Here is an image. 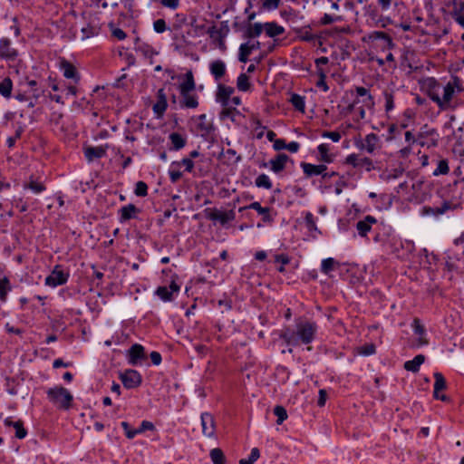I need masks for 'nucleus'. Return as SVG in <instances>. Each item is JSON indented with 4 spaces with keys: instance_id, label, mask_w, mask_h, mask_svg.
Here are the masks:
<instances>
[{
    "instance_id": "obj_42",
    "label": "nucleus",
    "mask_w": 464,
    "mask_h": 464,
    "mask_svg": "<svg viewBox=\"0 0 464 464\" xmlns=\"http://www.w3.org/2000/svg\"><path fill=\"white\" fill-rule=\"evenodd\" d=\"M155 294L164 302L171 301L173 297L168 286H159Z\"/></svg>"
},
{
    "instance_id": "obj_5",
    "label": "nucleus",
    "mask_w": 464,
    "mask_h": 464,
    "mask_svg": "<svg viewBox=\"0 0 464 464\" xmlns=\"http://www.w3.org/2000/svg\"><path fill=\"white\" fill-rule=\"evenodd\" d=\"M69 278V274L63 272L60 266H55L52 273L45 278V285L56 287L58 285H62L67 283Z\"/></svg>"
},
{
    "instance_id": "obj_17",
    "label": "nucleus",
    "mask_w": 464,
    "mask_h": 464,
    "mask_svg": "<svg viewBox=\"0 0 464 464\" xmlns=\"http://www.w3.org/2000/svg\"><path fill=\"white\" fill-rule=\"evenodd\" d=\"M376 223L377 219L371 215H367L363 219L359 220L356 224V229L359 236L365 237L367 234L372 230V225H375Z\"/></svg>"
},
{
    "instance_id": "obj_57",
    "label": "nucleus",
    "mask_w": 464,
    "mask_h": 464,
    "mask_svg": "<svg viewBox=\"0 0 464 464\" xmlns=\"http://www.w3.org/2000/svg\"><path fill=\"white\" fill-rule=\"evenodd\" d=\"M153 29L158 34H162L167 30V24L164 19H157L153 23Z\"/></svg>"
},
{
    "instance_id": "obj_61",
    "label": "nucleus",
    "mask_w": 464,
    "mask_h": 464,
    "mask_svg": "<svg viewBox=\"0 0 464 464\" xmlns=\"http://www.w3.org/2000/svg\"><path fill=\"white\" fill-rule=\"evenodd\" d=\"M281 0H264L263 2V8L268 11L276 10L279 5Z\"/></svg>"
},
{
    "instance_id": "obj_31",
    "label": "nucleus",
    "mask_w": 464,
    "mask_h": 464,
    "mask_svg": "<svg viewBox=\"0 0 464 464\" xmlns=\"http://www.w3.org/2000/svg\"><path fill=\"white\" fill-rule=\"evenodd\" d=\"M169 138L171 141V147L169 148L171 150H179L186 145V140L178 132L170 133Z\"/></svg>"
},
{
    "instance_id": "obj_33",
    "label": "nucleus",
    "mask_w": 464,
    "mask_h": 464,
    "mask_svg": "<svg viewBox=\"0 0 464 464\" xmlns=\"http://www.w3.org/2000/svg\"><path fill=\"white\" fill-rule=\"evenodd\" d=\"M369 38L372 41L374 40H382L384 42V44L388 47H392L393 45L392 37L382 31H374L369 34Z\"/></svg>"
},
{
    "instance_id": "obj_28",
    "label": "nucleus",
    "mask_w": 464,
    "mask_h": 464,
    "mask_svg": "<svg viewBox=\"0 0 464 464\" xmlns=\"http://www.w3.org/2000/svg\"><path fill=\"white\" fill-rule=\"evenodd\" d=\"M197 128L202 136L208 135L213 130L212 123L207 120L206 114H201L198 118Z\"/></svg>"
},
{
    "instance_id": "obj_10",
    "label": "nucleus",
    "mask_w": 464,
    "mask_h": 464,
    "mask_svg": "<svg viewBox=\"0 0 464 464\" xmlns=\"http://www.w3.org/2000/svg\"><path fill=\"white\" fill-rule=\"evenodd\" d=\"M434 390H433V397L436 400H440L442 401H449L450 398L444 394H440V391H443L447 388V383L444 376L440 372H435L434 374Z\"/></svg>"
},
{
    "instance_id": "obj_7",
    "label": "nucleus",
    "mask_w": 464,
    "mask_h": 464,
    "mask_svg": "<svg viewBox=\"0 0 464 464\" xmlns=\"http://www.w3.org/2000/svg\"><path fill=\"white\" fill-rule=\"evenodd\" d=\"M208 218L213 221H218L222 226L233 221L236 218V213L233 209L228 211H220L217 208L209 210Z\"/></svg>"
},
{
    "instance_id": "obj_4",
    "label": "nucleus",
    "mask_w": 464,
    "mask_h": 464,
    "mask_svg": "<svg viewBox=\"0 0 464 464\" xmlns=\"http://www.w3.org/2000/svg\"><path fill=\"white\" fill-rule=\"evenodd\" d=\"M120 380L126 389H134L141 384L142 377L140 373L133 369H127L120 372Z\"/></svg>"
},
{
    "instance_id": "obj_39",
    "label": "nucleus",
    "mask_w": 464,
    "mask_h": 464,
    "mask_svg": "<svg viewBox=\"0 0 464 464\" xmlns=\"http://www.w3.org/2000/svg\"><path fill=\"white\" fill-rule=\"evenodd\" d=\"M255 184L257 188H264L266 189L272 188V181L266 174H260L255 180Z\"/></svg>"
},
{
    "instance_id": "obj_21",
    "label": "nucleus",
    "mask_w": 464,
    "mask_h": 464,
    "mask_svg": "<svg viewBox=\"0 0 464 464\" xmlns=\"http://www.w3.org/2000/svg\"><path fill=\"white\" fill-rule=\"evenodd\" d=\"M108 146L87 147L84 149V156L89 162L96 159L103 158L106 155Z\"/></svg>"
},
{
    "instance_id": "obj_18",
    "label": "nucleus",
    "mask_w": 464,
    "mask_h": 464,
    "mask_svg": "<svg viewBox=\"0 0 464 464\" xmlns=\"http://www.w3.org/2000/svg\"><path fill=\"white\" fill-rule=\"evenodd\" d=\"M235 92L231 86L218 84L217 92V101L222 104L223 107L230 105V97Z\"/></svg>"
},
{
    "instance_id": "obj_50",
    "label": "nucleus",
    "mask_w": 464,
    "mask_h": 464,
    "mask_svg": "<svg viewBox=\"0 0 464 464\" xmlns=\"http://www.w3.org/2000/svg\"><path fill=\"white\" fill-rule=\"evenodd\" d=\"M189 24L194 29V32L196 33V34H201L204 32L207 33L208 29H206L205 24L204 23L203 24H198V19L195 16H193L191 18V21H190Z\"/></svg>"
},
{
    "instance_id": "obj_6",
    "label": "nucleus",
    "mask_w": 464,
    "mask_h": 464,
    "mask_svg": "<svg viewBox=\"0 0 464 464\" xmlns=\"http://www.w3.org/2000/svg\"><path fill=\"white\" fill-rule=\"evenodd\" d=\"M128 363L135 366L146 359L145 349L140 343H134L127 352Z\"/></svg>"
},
{
    "instance_id": "obj_54",
    "label": "nucleus",
    "mask_w": 464,
    "mask_h": 464,
    "mask_svg": "<svg viewBox=\"0 0 464 464\" xmlns=\"http://www.w3.org/2000/svg\"><path fill=\"white\" fill-rule=\"evenodd\" d=\"M298 36L302 41L308 42V43L314 42L318 38L317 35L312 34L309 30H306V29L301 30L299 32Z\"/></svg>"
},
{
    "instance_id": "obj_41",
    "label": "nucleus",
    "mask_w": 464,
    "mask_h": 464,
    "mask_svg": "<svg viewBox=\"0 0 464 464\" xmlns=\"http://www.w3.org/2000/svg\"><path fill=\"white\" fill-rule=\"evenodd\" d=\"M237 87L241 92H246L250 89L249 78L246 73H240L237 80Z\"/></svg>"
},
{
    "instance_id": "obj_26",
    "label": "nucleus",
    "mask_w": 464,
    "mask_h": 464,
    "mask_svg": "<svg viewBox=\"0 0 464 464\" xmlns=\"http://www.w3.org/2000/svg\"><path fill=\"white\" fill-rule=\"evenodd\" d=\"M266 34L268 37L275 38L276 36H279L285 33V28L282 25H279L276 22H266L263 24Z\"/></svg>"
},
{
    "instance_id": "obj_24",
    "label": "nucleus",
    "mask_w": 464,
    "mask_h": 464,
    "mask_svg": "<svg viewBox=\"0 0 464 464\" xmlns=\"http://www.w3.org/2000/svg\"><path fill=\"white\" fill-rule=\"evenodd\" d=\"M378 141L379 137L375 133H369L365 136L363 141H362L360 149L372 154L377 148Z\"/></svg>"
},
{
    "instance_id": "obj_48",
    "label": "nucleus",
    "mask_w": 464,
    "mask_h": 464,
    "mask_svg": "<svg viewBox=\"0 0 464 464\" xmlns=\"http://www.w3.org/2000/svg\"><path fill=\"white\" fill-rule=\"evenodd\" d=\"M14 428L15 429V437L19 440H22L26 437L27 430L24 427V423L22 420H17L14 423Z\"/></svg>"
},
{
    "instance_id": "obj_16",
    "label": "nucleus",
    "mask_w": 464,
    "mask_h": 464,
    "mask_svg": "<svg viewBox=\"0 0 464 464\" xmlns=\"http://www.w3.org/2000/svg\"><path fill=\"white\" fill-rule=\"evenodd\" d=\"M168 108L167 96L164 89H160L157 92V102L153 105L152 110L158 118H160L165 113Z\"/></svg>"
},
{
    "instance_id": "obj_34",
    "label": "nucleus",
    "mask_w": 464,
    "mask_h": 464,
    "mask_svg": "<svg viewBox=\"0 0 464 464\" xmlns=\"http://www.w3.org/2000/svg\"><path fill=\"white\" fill-rule=\"evenodd\" d=\"M13 82L9 77L5 78L0 82V94L9 99L12 95Z\"/></svg>"
},
{
    "instance_id": "obj_1",
    "label": "nucleus",
    "mask_w": 464,
    "mask_h": 464,
    "mask_svg": "<svg viewBox=\"0 0 464 464\" xmlns=\"http://www.w3.org/2000/svg\"><path fill=\"white\" fill-rule=\"evenodd\" d=\"M317 334L318 324L316 322L306 318H299L295 320L294 327H284L279 333V337L287 345H306V350L312 351L310 344L315 340Z\"/></svg>"
},
{
    "instance_id": "obj_52",
    "label": "nucleus",
    "mask_w": 464,
    "mask_h": 464,
    "mask_svg": "<svg viewBox=\"0 0 464 464\" xmlns=\"http://www.w3.org/2000/svg\"><path fill=\"white\" fill-rule=\"evenodd\" d=\"M414 334L419 336L426 335L425 327L421 324L420 320L419 318H414L411 324Z\"/></svg>"
},
{
    "instance_id": "obj_58",
    "label": "nucleus",
    "mask_w": 464,
    "mask_h": 464,
    "mask_svg": "<svg viewBox=\"0 0 464 464\" xmlns=\"http://www.w3.org/2000/svg\"><path fill=\"white\" fill-rule=\"evenodd\" d=\"M304 221L306 224L307 228L312 230H317V227L314 221V217L311 212H307L304 218Z\"/></svg>"
},
{
    "instance_id": "obj_51",
    "label": "nucleus",
    "mask_w": 464,
    "mask_h": 464,
    "mask_svg": "<svg viewBox=\"0 0 464 464\" xmlns=\"http://www.w3.org/2000/svg\"><path fill=\"white\" fill-rule=\"evenodd\" d=\"M134 193L138 197H145L148 194V186L144 181H138L135 185Z\"/></svg>"
},
{
    "instance_id": "obj_56",
    "label": "nucleus",
    "mask_w": 464,
    "mask_h": 464,
    "mask_svg": "<svg viewBox=\"0 0 464 464\" xmlns=\"http://www.w3.org/2000/svg\"><path fill=\"white\" fill-rule=\"evenodd\" d=\"M402 173H403V169L396 168V169L390 170L386 174H384V179L386 180L396 179L400 178L402 175Z\"/></svg>"
},
{
    "instance_id": "obj_46",
    "label": "nucleus",
    "mask_w": 464,
    "mask_h": 464,
    "mask_svg": "<svg viewBox=\"0 0 464 464\" xmlns=\"http://www.w3.org/2000/svg\"><path fill=\"white\" fill-rule=\"evenodd\" d=\"M274 414L277 417L276 423L282 424L284 420L287 419L286 410L280 405H277L274 408Z\"/></svg>"
},
{
    "instance_id": "obj_9",
    "label": "nucleus",
    "mask_w": 464,
    "mask_h": 464,
    "mask_svg": "<svg viewBox=\"0 0 464 464\" xmlns=\"http://www.w3.org/2000/svg\"><path fill=\"white\" fill-rule=\"evenodd\" d=\"M60 69L66 79L72 80L74 83H78L80 82L81 77L76 67L66 59H61Z\"/></svg>"
},
{
    "instance_id": "obj_14",
    "label": "nucleus",
    "mask_w": 464,
    "mask_h": 464,
    "mask_svg": "<svg viewBox=\"0 0 464 464\" xmlns=\"http://www.w3.org/2000/svg\"><path fill=\"white\" fill-rule=\"evenodd\" d=\"M200 419L202 433L207 437H214L216 431L214 417L208 412H203Z\"/></svg>"
},
{
    "instance_id": "obj_62",
    "label": "nucleus",
    "mask_w": 464,
    "mask_h": 464,
    "mask_svg": "<svg viewBox=\"0 0 464 464\" xmlns=\"http://www.w3.org/2000/svg\"><path fill=\"white\" fill-rule=\"evenodd\" d=\"M322 137L331 139L334 142H338L342 138L341 133L339 131H326V130L323 131Z\"/></svg>"
},
{
    "instance_id": "obj_59",
    "label": "nucleus",
    "mask_w": 464,
    "mask_h": 464,
    "mask_svg": "<svg viewBox=\"0 0 464 464\" xmlns=\"http://www.w3.org/2000/svg\"><path fill=\"white\" fill-rule=\"evenodd\" d=\"M169 176L170 181L172 183H176L181 179L182 173L179 169H175L174 167H172V165H171L170 169L169 170Z\"/></svg>"
},
{
    "instance_id": "obj_45",
    "label": "nucleus",
    "mask_w": 464,
    "mask_h": 464,
    "mask_svg": "<svg viewBox=\"0 0 464 464\" xmlns=\"http://www.w3.org/2000/svg\"><path fill=\"white\" fill-rule=\"evenodd\" d=\"M10 283L6 277L0 280V300L5 301L8 291H10Z\"/></svg>"
},
{
    "instance_id": "obj_37",
    "label": "nucleus",
    "mask_w": 464,
    "mask_h": 464,
    "mask_svg": "<svg viewBox=\"0 0 464 464\" xmlns=\"http://www.w3.org/2000/svg\"><path fill=\"white\" fill-rule=\"evenodd\" d=\"M209 456L213 464H226V457L221 449H212L210 450Z\"/></svg>"
},
{
    "instance_id": "obj_64",
    "label": "nucleus",
    "mask_w": 464,
    "mask_h": 464,
    "mask_svg": "<svg viewBox=\"0 0 464 464\" xmlns=\"http://www.w3.org/2000/svg\"><path fill=\"white\" fill-rule=\"evenodd\" d=\"M359 168H364L367 171H371L373 169L372 160L366 157L361 158Z\"/></svg>"
},
{
    "instance_id": "obj_36",
    "label": "nucleus",
    "mask_w": 464,
    "mask_h": 464,
    "mask_svg": "<svg viewBox=\"0 0 464 464\" xmlns=\"http://www.w3.org/2000/svg\"><path fill=\"white\" fill-rule=\"evenodd\" d=\"M290 102L296 111L301 112L304 111L305 102L303 96L293 93L290 98Z\"/></svg>"
},
{
    "instance_id": "obj_63",
    "label": "nucleus",
    "mask_w": 464,
    "mask_h": 464,
    "mask_svg": "<svg viewBox=\"0 0 464 464\" xmlns=\"http://www.w3.org/2000/svg\"><path fill=\"white\" fill-rule=\"evenodd\" d=\"M360 157L356 154H350L345 159V163L354 168H359Z\"/></svg>"
},
{
    "instance_id": "obj_38",
    "label": "nucleus",
    "mask_w": 464,
    "mask_h": 464,
    "mask_svg": "<svg viewBox=\"0 0 464 464\" xmlns=\"http://www.w3.org/2000/svg\"><path fill=\"white\" fill-rule=\"evenodd\" d=\"M318 151L321 157V160L326 163H331L334 159L331 154H329L330 146L327 143H322L318 146Z\"/></svg>"
},
{
    "instance_id": "obj_15",
    "label": "nucleus",
    "mask_w": 464,
    "mask_h": 464,
    "mask_svg": "<svg viewBox=\"0 0 464 464\" xmlns=\"http://www.w3.org/2000/svg\"><path fill=\"white\" fill-rule=\"evenodd\" d=\"M292 161L288 155L285 153H279L275 158L271 159L268 162L270 169L275 173L283 171L286 163Z\"/></svg>"
},
{
    "instance_id": "obj_40",
    "label": "nucleus",
    "mask_w": 464,
    "mask_h": 464,
    "mask_svg": "<svg viewBox=\"0 0 464 464\" xmlns=\"http://www.w3.org/2000/svg\"><path fill=\"white\" fill-rule=\"evenodd\" d=\"M28 87H30V92H32V98L37 101L44 92V91L41 88H38V82L34 80H30L27 82Z\"/></svg>"
},
{
    "instance_id": "obj_60",
    "label": "nucleus",
    "mask_w": 464,
    "mask_h": 464,
    "mask_svg": "<svg viewBox=\"0 0 464 464\" xmlns=\"http://www.w3.org/2000/svg\"><path fill=\"white\" fill-rule=\"evenodd\" d=\"M155 429V426L152 422L149 420H142L140 427L136 429L137 434L142 433L145 430H153Z\"/></svg>"
},
{
    "instance_id": "obj_29",
    "label": "nucleus",
    "mask_w": 464,
    "mask_h": 464,
    "mask_svg": "<svg viewBox=\"0 0 464 464\" xmlns=\"http://www.w3.org/2000/svg\"><path fill=\"white\" fill-rule=\"evenodd\" d=\"M424 361L425 356L423 354H418L412 360L405 362L404 369L411 372H417Z\"/></svg>"
},
{
    "instance_id": "obj_13",
    "label": "nucleus",
    "mask_w": 464,
    "mask_h": 464,
    "mask_svg": "<svg viewBox=\"0 0 464 464\" xmlns=\"http://www.w3.org/2000/svg\"><path fill=\"white\" fill-rule=\"evenodd\" d=\"M261 47V43L259 41L255 42H247L241 44L239 46L238 52V60L241 63H246L248 61V57L254 50H258Z\"/></svg>"
},
{
    "instance_id": "obj_20",
    "label": "nucleus",
    "mask_w": 464,
    "mask_h": 464,
    "mask_svg": "<svg viewBox=\"0 0 464 464\" xmlns=\"http://www.w3.org/2000/svg\"><path fill=\"white\" fill-rule=\"evenodd\" d=\"M264 25L262 23H247L246 25L244 27L243 30V38L245 39H252L258 37L263 30Z\"/></svg>"
},
{
    "instance_id": "obj_47",
    "label": "nucleus",
    "mask_w": 464,
    "mask_h": 464,
    "mask_svg": "<svg viewBox=\"0 0 464 464\" xmlns=\"http://www.w3.org/2000/svg\"><path fill=\"white\" fill-rule=\"evenodd\" d=\"M383 97L385 100V111L389 112L394 108V97L392 92L384 91Z\"/></svg>"
},
{
    "instance_id": "obj_53",
    "label": "nucleus",
    "mask_w": 464,
    "mask_h": 464,
    "mask_svg": "<svg viewBox=\"0 0 464 464\" xmlns=\"http://www.w3.org/2000/svg\"><path fill=\"white\" fill-rule=\"evenodd\" d=\"M25 188L31 189L34 193L39 194L45 190V186L43 183L37 182L35 180H30V182L25 186Z\"/></svg>"
},
{
    "instance_id": "obj_44",
    "label": "nucleus",
    "mask_w": 464,
    "mask_h": 464,
    "mask_svg": "<svg viewBox=\"0 0 464 464\" xmlns=\"http://www.w3.org/2000/svg\"><path fill=\"white\" fill-rule=\"evenodd\" d=\"M180 166H184L185 170L187 172L190 173L193 170L194 162L192 161L191 159H188V158H184L180 161H173L172 162V167H180Z\"/></svg>"
},
{
    "instance_id": "obj_30",
    "label": "nucleus",
    "mask_w": 464,
    "mask_h": 464,
    "mask_svg": "<svg viewBox=\"0 0 464 464\" xmlns=\"http://www.w3.org/2000/svg\"><path fill=\"white\" fill-rule=\"evenodd\" d=\"M249 208L257 211V213L263 217L262 219L264 222L270 223L273 221V218L270 215V208L262 207L259 202L255 201L251 203Z\"/></svg>"
},
{
    "instance_id": "obj_2",
    "label": "nucleus",
    "mask_w": 464,
    "mask_h": 464,
    "mask_svg": "<svg viewBox=\"0 0 464 464\" xmlns=\"http://www.w3.org/2000/svg\"><path fill=\"white\" fill-rule=\"evenodd\" d=\"M456 89L460 92L458 77H455L453 81L449 82L444 86L435 81L434 84L429 89L428 95L440 111H447L456 107L452 104L453 97L457 92Z\"/></svg>"
},
{
    "instance_id": "obj_11",
    "label": "nucleus",
    "mask_w": 464,
    "mask_h": 464,
    "mask_svg": "<svg viewBox=\"0 0 464 464\" xmlns=\"http://www.w3.org/2000/svg\"><path fill=\"white\" fill-rule=\"evenodd\" d=\"M18 55V52L11 46V41L8 38L0 40V58L6 61H14Z\"/></svg>"
},
{
    "instance_id": "obj_23",
    "label": "nucleus",
    "mask_w": 464,
    "mask_h": 464,
    "mask_svg": "<svg viewBox=\"0 0 464 464\" xmlns=\"http://www.w3.org/2000/svg\"><path fill=\"white\" fill-rule=\"evenodd\" d=\"M179 105L181 108L195 109L198 106V97L191 92L180 93Z\"/></svg>"
},
{
    "instance_id": "obj_22",
    "label": "nucleus",
    "mask_w": 464,
    "mask_h": 464,
    "mask_svg": "<svg viewBox=\"0 0 464 464\" xmlns=\"http://www.w3.org/2000/svg\"><path fill=\"white\" fill-rule=\"evenodd\" d=\"M209 71L216 81H219L226 74V64L222 60H215L209 64Z\"/></svg>"
},
{
    "instance_id": "obj_25",
    "label": "nucleus",
    "mask_w": 464,
    "mask_h": 464,
    "mask_svg": "<svg viewBox=\"0 0 464 464\" xmlns=\"http://www.w3.org/2000/svg\"><path fill=\"white\" fill-rule=\"evenodd\" d=\"M184 77V81L179 85V93L192 92L196 88L193 72L188 71Z\"/></svg>"
},
{
    "instance_id": "obj_55",
    "label": "nucleus",
    "mask_w": 464,
    "mask_h": 464,
    "mask_svg": "<svg viewBox=\"0 0 464 464\" xmlns=\"http://www.w3.org/2000/svg\"><path fill=\"white\" fill-rule=\"evenodd\" d=\"M121 426L123 429V430L125 431V435L128 439L131 440L137 435L136 429H132L130 427V425L129 424V422L122 421L121 423Z\"/></svg>"
},
{
    "instance_id": "obj_3",
    "label": "nucleus",
    "mask_w": 464,
    "mask_h": 464,
    "mask_svg": "<svg viewBox=\"0 0 464 464\" xmlns=\"http://www.w3.org/2000/svg\"><path fill=\"white\" fill-rule=\"evenodd\" d=\"M48 400L58 408L69 410L72 407L73 396L63 386H55L46 391Z\"/></svg>"
},
{
    "instance_id": "obj_32",
    "label": "nucleus",
    "mask_w": 464,
    "mask_h": 464,
    "mask_svg": "<svg viewBox=\"0 0 464 464\" xmlns=\"http://www.w3.org/2000/svg\"><path fill=\"white\" fill-rule=\"evenodd\" d=\"M355 92L357 93V96L362 98V102L365 103L367 106L373 105V97L371 95L370 91L362 86H358L355 88Z\"/></svg>"
},
{
    "instance_id": "obj_43",
    "label": "nucleus",
    "mask_w": 464,
    "mask_h": 464,
    "mask_svg": "<svg viewBox=\"0 0 464 464\" xmlns=\"http://www.w3.org/2000/svg\"><path fill=\"white\" fill-rule=\"evenodd\" d=\"M450 171L447 160H441L438 162L437 168L433 171L434 176L446 175Z\"/></svg>"
},
{
    "instance_id": "obj_49",
    "label": "nucleus",
    "mask_w": 464,
    "mask_h": 464,
    "mask_svg": "<svg viewBox=\"0 0 464 464\" xmlns=\"http://www.w3.org/2000/svg\"><path fill=\"white\" fill-rule=\"evenodd\" d=\"M317 73L319 76V80L316 82V86L321 88L324 92H327L329 87L325 82L326 74L322 68H318Z\"/></svg>"
},
{
    "instance_id": "obj_19",
    "label": "nucleus",
    "mask_w": 464,
    "mask_h": 464,
    "mask_svg": "<svg viewBox=\"0 0 464 464\" xmlns=\"http://www.w3.org/2000/svg\"><path fill=\"white\" fill-rule=\"evenodd\" d=\"M301 168L307 178L318 175L322 176L324 171L327 169V166L324 164L314 165L306 162H302Z\"/></svg>"
},
{
    "instance_id": "obj_27",
    "label": "nucleus",
    "mask_w": 464,
    "mask_h": 464,
    "mask_svg": "<svg viewBox=\"0 0 464 464\" xmlns=\"http://www.w3.org/2000/svg\"><path fill=\"white\" fill-rule=\"evenodd\" d=\"M139 212H140V210L133 204H128L126 206H123L119 210L120 221L125 222L131 218H135L136 214Z\"/></svg>"
},
{
    "instance_id": "obj_12",
    "label": "nucleus",
    "mask_w": 464,
    "mask_h": 464,
    "mask_svg": "<svg viewBox=\"0 0 464 464\" xmlns=\"http://www.w3.org/2000/svg\"><path fill=\"white\" fill-rule=\"evenodd\" d=\"M455 206L450 202V201H444L441 205V207L432 208L430 206H424L422 207L420 210V214L422 216H434L439 217L440 215H443L450 209H453Z\"/></svg>"
},
{
    "instance_id": "obj_35",
    "label": "nucleus",
    "mask_w": 464,
    "mask_h": 464,
    "mask_svg": "<svg viewBox=\"0 0 464 464\" xmlns=\"http://www.w3.org/2000/svg\"><path fill=\"white\" fill-rule=\"evenodd\" d=\"M338 262L334 258H325L322 261L321 271L324 275H329L332 271H334L336 268V266H338Z\"/></svg>"
},
{
    "instance_id": "obj_8",
    "label": "nucleus",
    "mask_w": 464,
    "mask_h": 464,
    "mask_svg": "<svg viewBox=\"0 0 464 464\" xmlns=\"http://www.w3.org/2000/svg\"><path fill=\"white\" fill-rule=\"evenodd\" d=\"M224 24H226V22ZM224 27L226 28V32H223V29H218L215 24L213 23V24L207 30V34L214 42L217 43L218 48L221 50L226 49L225 37L227 35V33L228 32L227 25L225 24Z\"/></svg>"
}]
</instances>
